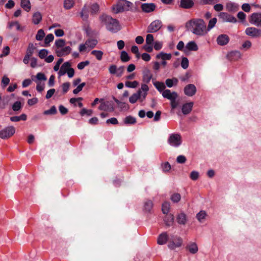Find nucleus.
Listing matches in <instances>:
<instances>
[{"label":"nucleus","mask_w":261,"mask_h":261,"mask_svg":"<svg viewBox=\"0 0 261 261\" xmlns=\"http://www.w3.org/2000/svg\"><path fill=\"white\" fill-rule=\"evenodd\" d=\"M219 16L226 22L236 23L237 21V19L234 16L225 12L220 13Z\"/></svg>","instance_id":"nucleus-16"},{"label":"nucleus","mask_w":261,"mask_h":261,"mask_svg":"<svg viewBox=\"0 0 261 261\" xmlns=\"http://www.w3.org/2000/svg\"><path fill=\"white\" fill-rule=\"evenodd\" d=\"M74 4V0H64V8L67 10L70 9L73 7Z\"/></svg>","instance_id":"nucleus-37"},{"label":"nucleus","mask_w":261,"mask_h":261,"mask_svg":"<svg viewBox=\"0 0 261 261\" xmlns=\"http://www.w3.org/2000/svg\"><path fill=\"white\" fill-rule=\"evenodd\" d=\"M167 142L171 146L178 147L182 143L181 136L178 133L171 134L169 136Z\"/></svg>","instance_id":"nucleus-4"},{"label":"nucleus","mask_w":261,"mask_h":261,"mask_svg":"<svg viewBox=\"0 0 261 261\" xmlns=\"http://www.w3.org/2000/svg\"><path fill=\"white\" fill-rule=\"evenodd\" d=\"M10 83L9 78L6 75H4L2 80V84L4 88L6 87Z\"/></svg>","instance_id":"nucleus-58"},{"label":"nucleus","mask_w":261,"mask_h":261,"mask_svg":"<svg viewBox=\"0 0 261 261\" xmlns=\"http://www.w3.org/2000/svg\"><path fill=\"white\" fill-rule=\"evenodd\" d=\"M154 41V38L152 35L148 34L146 37V43L149 44L153 45Z\"/></svg>","instance_id":"nucleus-57"},{"label":"nucleus","mask_w":261,"mask_h":261,"mask_svg":"<svg viewBox=\"0 0 261 261\" xmlns=\"http://www.w3.org/2000/svg\"><path fill=\"white\" fill-rule=\"evenodd\" d=\"M181 198L180 195L179 193H174L171 196V200L174 203L178 202Z\"/></svg>","instance_id":"nucleus-50"},{"label":"nucleus","mask_w":261,"mask_h":261,"mask_svg":"<svg viewBox=\"0 0 261 261\" xmlns=\"http://www.w3.org/2000/svg\"><path fill=\"white\" fill-rule=\"evenodd\" d=\"M42 15L39 12L34 13L32 16V22L34 24H38L42 20Z\"/></svg>","instance_id":"nucleus-29"},{"label":"nucleus","mask_w":261,"mask_h":261,"mask_svg":"<svg viewBox=\"0 0 261 261\" xmlns=\"http://www.w3.org/2000/svg\"><path fill=\"white\" fill-rule=\"evenodd\" d=\"M99 19L107 30L111 33H116L121 30L119 21L109 15L103 14L99 17Z\"/></svg>","instance_id":"nucleus-2"},{"label":"nucleus","mask_w":261,"mask_h":261,"mask_svg":"<svg viewBox=\"0 0 261 261\" xmlns=\"http://www.w3.org/2000/svg\"><path fill=\"white\" fill-rule=\"evenodd\" d=\"M186 161V158L183 155H179L176 158V162L179 164L185 163Z\"/></svg>","instance_id":"nucleus-63"},{"label":"nucleus","mask_w":261,"mask_h":261,"mask_svg":"<svg viewBox=\"0 0 261 261\" xmlns=\"http://www.w3.org/2000/svg\"><path fill=\"white\" fill-rule=\"evenodd\" d=\"M141 90H139L136 93L133 94L129 98V101L131 103H135L139 98H141Z\"/></svg>","instance_id":"nucleus-27"},{"label":"nucleus","mask_w":261,"mask_h":261,"mask_svg":"<svg viewBox=\"0 0 261 261\" xmlns=\"http://www.w3.org/2000/svg\"><path fill=\"white\" fill-rule=\"evenodd\" d=\"M196 92V88L193 84H190L187 85L184 88V93L185 95L188 96H193Z\"/></svg>","instance_id":"nucleus-12"},{"label":"nucleus","mask_w":261,"mask_h":261,"mask_svg":"<svg viewBox=\"0 0 261 261\" xmlns=\"http://www.w3.org/2000/svg\"><path fill=\"white\" fill-rule=\"evenodd\" d=\"M198 49V47L196 43L194 41H191L186 45L184 51L186 53L187 51H196Z\"/></svg>","instance_id":"nucleus-22"},{"label":"nucleus","mask_w":261,"mask_h":261,"mask_svg":"<svg viewBox=\"0 0 261 261\" xmlns=\"http://www.w3.org/2000/svg\"><path fill=\"white\" fill-rule=\"evenodd\" d=\"M229 41V38L228 35L226 34H221L219 35L217 38V43L221 46L227 44Z\"/></svg>","instance_id":"nucleus-18"},{"label":"nucleus","mask_w":261,"mask_h":261,"mask_svg":"<svg viewBox=\"0 0 261 261\" xmlns=\"http://www.w3.org/2000/svg\"><path fill=\"white\" fill-rule=\"evenodd\" d=\"M70 83L69 82L64 83L62 85V88L64 94L66 93L69 90Z\"/></svg>","instance_id":"nucleus-61"},{"label":"nucleus","mask_w":261,"mask_h":261,"mask_svg":"<svg viewBox=\"0 0 261 261\" xmlns=\"http://www.w3.org/2000/svg\"><path fill=\"white\" fill-rule=\"evenodd\" d=\"M136 122V118L131 116H126L124 119V123L126 124H133Z\"/></svg>","instance_id":"nucleus-40"},{"label":"nucleus","mask_w":261,"mask_h":261,"mask_svg":"<svg viewBox=\"0 0 261 261\" xmlns=\"http://www.w3.org/2000/svg\"><path fill=\"white\" fill-rule=\"evenodd\" d=\"M15 133V128L13 126H8L0 131V138L6 139L10 138Z\"/></svg>","instance_id":"nucleus-6"},{"label":"nucleus","mask_w":261,"mask_h":261,"mask_svg":"<svg viewBox=\"0 0 261 261\" xmlns=\"http://www.w3.org/2000/svg\"><path fill=\"white\" fill-rule=\"evenodd\" d=\"M98 109L100 111H113L114 110V107L112 103L106 101L101 102L98 107Z\"/></svg>","instance_id":"nucleus-13"},{"label":"nucleus","mask_w":261,"mask_h":261,"mask_svg":"<svg viewBox=\"0 0 261 261\" xmlns=\"http://www.w3.org/2000/svg\"><path fill=\"white\" fill-rule=\"evenodd\" d=\"M186 249L192 254L197 253L198 251V247L196 243L193 242L188 243L186 247Z\"/></svg>","instance_id":"nucleus-15"},{"label":"nucleus","mask_w":261,"mask_h":261,"mask_svg":"<svg viewBox=\"0 0 261 261\" xmlns=\"http://www.w3.org/2000/svg\"><path fill=\"white\" fill-rule=\"evenodd\" d=\"M133 4L126 0H120L117 4L113 7V10L115 13H119L130 10Z\"/></svg>","instance_id":"nucleus-3"},{"label":"nucleus","mask_w":261,"mask_h":261,"mask_svg":"<svg viewBox=\"0 0 261 261\" xmlns=\"http://www.w3.org/2000/svg\"><path fill=\"white\" fill-rule=\"evenodd\" d=\"M35 49V47L34 46V44L32 43H30L29 44L28 47L27 49L26 54L27 55H29V56H32L33 54L34 50Z\"/></svg>","instance_id":"nucleus-46"},{"label":"nucleus","mask_w":261,"mask_h":261,"mask_svg":"<svg viewBox=\"0 0 261 261\" xmlns=\"http://www.w3.org/2000/svg\"><path fill=\"white\" fill-rule=\"evenodd\" d=\"M162 94L164 98L170 100V101L176 99L178 97V94L176 92H171L169 89H166Z\"/></svg>","instance_id":"nucleus-11"},{"label":"nucleus","mask_w":261,"mask_h":261,"mask_svg":"<svg viewBox=\"0 0 261 261\" xmlns=\"http://www.w3.org/2000/svg\"><path fill=\"white\" fill-rule=\"evenodd\" d=\"M90 62L89 61H85L83 62H80L77 64V68L79 70L83 69L86 66L89 64Z\"/></svg>","instance_id":"nucleus-56"},{"label":"nucleus","mask_w":261,"mask_h":261,"mask_svg":"<svg viewBox=\"0 0 261 261\" xmlns=\"http://www.w3.org/2000/svg\"><path fill=\"white\" fill-rule=\"evenodd\" d=\"M99 6L97 4H93L90 7L91 14H95L99 11Z\"/></svg>","instance_id":"nucleus-52"},{"label":"nucleus","mask_w":261,"mask_h":261,"mask_svg":"<svg viewBox=\"0 0 261 261\" xmlns=\"http://www.w3.org/2000/svg\"><path fill=\"white\" fill-rule=\"evenodd\" d=\"M217 21V19L216 17L211 19L209 22L207 27L206 26V30L207 33L211 30L215 26Z\"/></svg>","instance_id":"nucleus-36"},{"label":"nucleus","mask_w":261,"mask_h":261,"mask_svg":"<svg viewBox=\"0 0 261 261\" xmlns=\"http://www.w3.org/2000/svg\"><path fill=\"white\" fill-rule=\"evenodd\" d=\"M21 7L27 12H29L31 9L30 0H21Z\"/></svg>","instance_id":"nucleus-30"},{"label":"nucleus","mask_w":261,"mask_h":261,"mask_svg":"<svg viewBox=\"0 0 261 261\" xmlns=\"http://www.w3.org/2000/svg\"><path fill=\"white\" fill-rule=\"evenodd\" d=\"M169 239L167 232H163L158 237V243L161 245L165 244L167 241L169 242Z\"/></svg>","instance_id":"nucleus-23"},{"label":"nucleus","mask_w":261,"mask_h":261,"mask_svg":"<svg viewBox=\"0 0 261 261\" xmlns=\"http://www.w3.org/2000/svg\"><path fill=\"white\" fill-rule=\"evenodd\" d=\"M48 54V50L45 49H41L39 53L38 56L41 59H44Z\"/></svg>","instance_id":"nucleus-59"},{"label":"nucleus","mask_w":261,"mask_h":261,"mask_svg":"<svg viewBox=\"0 0 261 261\" xmlns=\"http://www.w3.org/2000/svg\"><path fill=\"white\" fill-rule=\"evenodd\" d=\"M206 216V213L204 211H200L196 215V218L200 222H202Z\"/></svg>","instance_id":"nucleus-44"},{"label":"nucleus","mask_w":261,"mask_h":261,"mask_svg":"<svg viewBox=\"0 0 261 261\" xmlns=\"http://www.w3.org/2000/svg\"><path fill=\"white\" fill-rule=\"evenodd\" d=\"M245 33L246 35L253 38H256L261 36V29L255 27L247 28Z\"/></svg>","instance_id":"nucleus-7"},{"label":"nucleus","mask_w":261,"mask_h":261,"mask_svg":"<svg viewBox=\"0 0 261 261\" xmlns=\"http://www.w3.org/2000/svg\"><path fill=\"white\" fill-rule=\"evenodd\" d=\"M164 218V222L166 226H171L173 225L174 222V217L173 214H166Z\"/></svg>","instance_id":"nucleus-25"},{"label":"nucleus","mask_w":261,"mask_h":261,"mask_svg":"<svg viewBox=\"0 0 261 261\" xmlns=\"http://www.w3.org/2000/svg\"><path fill=\"white\" fill-rule=\"evenodd\" d=\"M241 57V54L239 51L233 50L228 53L227 58L230 61H237Z\"/></svg>","instance_id":"nucleus-17"},{"label":"nucleus","mask_w":261,"mask_h":261,"mask_svg":"<svg viewBox=\"0 0 261 261\" xmlns=\"http://www.w3.org/2000/svg\"><path fill=\"white\" fill-rule=\"evenodd\" d=\"M170 209V204L169 202H164L162 204V210L164 214H168Z\"/></svg>","instance_id":"nucleus-42"},{"label":"nucleus","mask_w":261,"mask_h":261,"mask_svg":"<svg viewBox=\"0 0 261 261\" xmlns=\"http://www.w3.org/2000/svg\"><path fill=\"white\" fill-rule=\"evenodd\" d=\"M162 23L160 20H155L152 21L148 27L147 33H155L158 32L162 27Z\"/></svg>","instance_id":"nucleus-8"},{"label":"nucleus","mask_w":261,"mask_h":261,"mask_svg":"<svg viewBox=\"0 0 261 261\" xmlns=\"http://www.w3.org/2000/svg\"><path fill=\"white\" fill-rule=\"evenodd\" d=\"M161 168L164 172H169L171 169V167L169 162H166L162 163L161 164Z\"/></svg>","instance_id":"nucleus-43"},{"label":"nucleus","mask_w":261,"mask_h":261,"mask_svg":"<svg viewBox=\"0 0 261 261\" xmlns=\"http://www.w3.org/2000/svg\"><path fill=\"white\" fill-rule=\"evenodd\" d=\"M91 54L94 56L95 58L99 61L101 60L103 55V53L101 50H93Z\"/></svg>","instance_id":"nucleus-41"},{"label":"nucleus","mask_w":261,"mask_h":261,"mask_svg":"<svg viewBox=\"0 0 261 261\" xmlns=\"http://www.w3.org/2000/svg\"><path fill=\"white\" fill-rule=\"evenodd\" d=\"M194 3L192 0H180V6L185 9H189L193 7Z\"/></svg>","instance_id":"nucleus-26"},{"label":"nucleus","mask_w":261,"mask_h":261,"mask_svg":"<svg viewBox=\"0 0 261 261\" xmlns=\"http://www.w3.org/2000/svg\"><path fill=\"white\" fill-rule=\"evenodd\" d=\"M120 58L121 61L123 62H128L130 60L127 53L124 50L121 52Z\"/></svg>","instance_id":"nucleus-49"},{"label":"nucleus","mask_w":261,"mask_h":261,"mask_svg":"<svg viewBox=\"0 0 261 261\" xmlns=\"http://www.w3.org/2000/svg\"><path fill=\"white\" fill-rule=\"evenodd\" d=\"M13 27H15L17 30H20L21 29L20 25L18 21H12L9 23V28L10 29L12 28Z\"/></svg>","instance_id":"nucleus-60"},{"label":"nucleus","mask_w":261,"mask_h":261,"mask_svg":"<svg viewBox=\"0 0 261 261\" xmlns=\"http://www.w3.org/2000/svg\"><path fill=\"white\" fill-rule=\"evenodd\" d=\"M138 85V82L136 81L133 82L127 81L125 82V86L128 88H135Z\"/></svg>","instance_id":"nucleus-51"},{"label":"nucleus","mask_w":261,"mask_h":261,"mask_svg":"<svg viewBox=\"0 0 261 261\" xmlns=\"http://www.w3.org/2000/svg\"><path fill=\"white\" fill-rule=\"evenodd\" d=\"M93 113L92 110H87L85 108H83L81 110L80 112V114L81 116H84L85 115H87L88 116H91Z\"/></svg>","instance_id":"nucleus-55"},{"label":"nucleus","mask_w":261,"mask_h":261,"mask_svg":"<svg viewBox=\"0 0 261 261\" xmlns=\"http://www.w3.org/2000/svg\"><path fill=\"white\" fill-rule=\"evenodd\" d=\"M181 66L184 69H187L189 66V60L187 58L183 57L181 60Z\"/></svg>","instance_id":"nucleus-53"},{"label":"nucleus","mask_w":261,"mask_h":261,"mask_svg":"<svg viewBox=\"0 0 261 261\" xmlns=\"http://www.w3.org/2000/svg\"><path fill=\"white\" fill-rule=\"evenodd\" d=\"M65 43L66 42L65 40L59 39L56 40L55 45L57 48V49H60L65 46Z\"/></svg>","instance_id":"nucleus-39"},{"label":"nucleus","mask_w":261,"mask_h":261,"mask_svg":"<svg viewBox=\"0 0 261 261\" xmlns=\"http://www.w3.org/2000/svg\"><path fill=\"white\" fill-rule=\"evenodd\" d=\"M226 7L227 10L230 12L236 11L239 9L238 4L234 3H232V2L228 3L226 4Z\"/></svg>","instance_id":"nucleus-31"},{"label":"nucleus","mask_w":261,"mask_h":261,"mask_svg":"<svg viewBox=\"0 0 261 261\" xmlns=\"http://www.w3.org/2000/svg\"><path fill=\"white\" fill-rule=\"evenodd\" d=\"M177 222L180 225H185L187 221L186 215L184 212H180L176 217Z\"/></svg>","instance_id":"nucleus-24"},{"label":"nucleus","mask_w":261,"mask_h":261,"mask_svg":"<svg viewBox=\"0 0 261 261\" xmlns=\"http://www.w3.org/2000/svg\"><path fill=\"white\" fill-rule=\"evenodd\" d=\"M187 29L198 36H204L207 34L206 24L202 19H193L186 24Z\"/></svg>","instance_id":"nucleus-1"},{"label":"nucleus","mask_w":261,"mask_h":261,"mask_svg":"<svg viewBox=\"0 0 261 261\" xmlns=\"http://www.w3.org/2000/svg\"><path fill=\"white\" fill-rule=\"evenodd\" d=\"M178 80L176 77L172 79H167L165 81V84L168 88H171L174 86L177 85Z\"/></svg>","instance_id":"nucleus-28"},{"label":"nucleus","mask_w":261,"mask_h":261,"mask_svg":"<svg viewBox=\"0 0 261 261\" xmlns=\"http://www.w3.org/2000/svg\"><path fill=\"white\" fill-rule=\"evenodd\" d=\"M249 22L257 27H261V13H253L249 18Z\"/></svg>","instance_id":"nucleus-9"},{"label":"nucleus","mask_w":261,"mask_h":261,"mask_svg":"<svg viewBox=\"0 0 261 261\" xmlns=\"http://www.w3.org/2000/svg\"><path fill=\"white\" fill-rule=\"evenodd\" d=\"M54 36L52 34H49L45 37L44 44L45 46L49 45V43L54 40Z\"/></svg>","instance_id":"nucleus-47"},{"label":"nucleus","mask_w":261,"mask_h":261,"mask_svg":"<svg viewBox=\"0 0 261 261\" xmlns=\"http://www.w3.org/2000/svg\"><path fill=\"white\" fill-rule=\"evenodd\" d=\"M86 45L87 47L91 49L93 48L98 43V41L95 39H88L86 41Z\"/></svg>","instance_id":"nucleus-35"},{"label":"nucleus","mask_w":261,"mask_h":261,"mask_svg":"<svg viewBox=\"0 0 261 261\" xmlns=\"http://www.w3.org/2000/svg\"><path fill=\"white\" fill-rule=\"evenodd\" d=\"M153 206V203L150 200H147L144 204V210L146 212H149Z\"/></svg>","instance_id":"nucleus-38"},{"label":"nucleus","mask_w":261,"mask_h":261,"mask_svg":"<svg viewBox=\"0 0 261 261\" xmlns=\"http://www.w3.org/2000/svg\"><path fill=\"white\" fill-rule=\"evenodd\" d=\"M156 6L153 3H144L141 5L142 11L145 13H150L153 11Z\"/></svg>","instance_id":"nucleus-14"},{"label":"nucleus","mask_w":261,"mask_h":261,"mask_svg":"<svg viewBox=\"0 0 261 261\" xmlns=\"http://www.w3.org/2000/svg\"><path fill=\"white\" fill-rule=\"evenodd\" d=\"M57 111L55 106H52L50 109L45 110L43 112V114L45 115H52L57 113Z\"/></svg>","instance_id":"nucleus-45"},{"label":"nucleus","mask_w":261,"mask_h":261,"mask_svg":"<svg viewBox=\"0 0 261 261\" xmlns=\"http://www.w3.org/2000/svg\"><path fill=\"white\" fill-rule=\"evenodd\" d=\"M45 36V33L42 29L38 31L35 38L37 41H41Z\"/></svg>","instance_id":"nucleus-48"},{"label":"nucleus","mask_w":261,"mask_h":261,"mask_svg":"<svg viewBox=\"0 0 261 261\" xmlns=\"http://www.w3.org/2000/svg\"><path fill=\"white\" fill-rule=\"evenodd\" d=\"M152 77V74L148 69L143 71V81L146 84L149 83Z\"/></svg>","instance_id":"nucleus-21"},{"label":"nucleus","mask_w":261,"mask_h":261,"mask_svg":"<svg viewBox=\"0 0 261 261\" xmlns=\"http://www.w3.org/2000/svg\"><path fill=\"white\" fill-rule=\"evenodd\" d=\"M44 89V84L40 82L37 83L36 90L39 92H42Z\"/></svg>","instance_id":"nucleus-64"},{"label":"nucleus","mask_w":261,"mask_h":261,"mask_svg":"<svg viewBox=\"0 0 261 261\" xmlns=\"http://www.w3.org/2000/svg\"><path fill=\"white\" fill-rule=\"evenodd\" d=\"M182 244V239L177 236L172 235L169 239L168 247L169 249L174 250L176 248L180 247Z\"/></svg>","instance_id":"nucleus-5"},{"label":"nucleus","mask_w":261,"mask_h":261,"mask_svg":"<svg viewBox=\"0 0 261 261\" xmlns=\"http://www.w3.org/2000/svg\"><path fill=\"white\" fill-rule=\"evenodd\" d=\"M71 66L69 62H66L63 64L61 67V69L59 72V74L61 76L64 75L66 73V69L70 67Z\"/></svg>","instance_id":"nucleus-34"},{"label":"nucleus","mask_w":261,"mask_h":261,"mask_svg":"<svg viewBox=\"0 0 261 261\" xmlns=\"http://www.w3.org/2000/svg\"><path fill=\"white\" fill-rule=\"evenodd\" d=\"M89 7L85 5L82 9L80 15L84 20H87L88 18Z\"/></svg>","instance_id":"nucleus-32"},{"label":"nucleus","mask_w":261,"mask_h":261,"mask_svg":"<svg viewBox=\"0 0 261 261\" xmlns=\"http://www.w3.org/2000/svg\"><path fill=\"white\" fill-rule=\"evenodd\" d=\"M71 51V48L70 46L63 47L60 49H56V52L58 57L65 56L69 55Z\"/></svg>","instance_id":"nucleus-19"},{"label":"nucleus","mask_w":261,"mask_h":261,"mask_svg":"<svg viewBox=\"0 0 261 261\" xmlns=\"http://www.w3.org/2000/svg\"><path fill=\"white\" fill-rule=\"evenodd\" d=\"M193 106V102H189L184 104L181 108V111L183 114L188 115L192 111Z\"/></svg>","instance_id":"nucleus-20"},{"label":"nucleus","mask_w":261,"mask_h":261,"mask_svg":"<svg viewBox=\"0 0 261 261\" xmlns=\"http://www.w3.org/2000/svg\"><path fill=\"white\" fill-rule=\"evenodd\" d=\"M153 85L155 88L160 92L163 93L165 90L166 85L163 82H153Z\"/></svg>","instance_id":"nucleus-33"},{"label":"nucleus","mask_w":261,"mask_h":261,"mask_svg":"<svg viewBox=\"0 0 261 261\" xmlns=\"http://www.w3.org/2000/svg\"><path fill=\"white\" fill-rule=\"evenodd\" d=\"M21 107L22 106L21 102L19 101H17L13 105L12 109L14 111H18L21 109Z\"/></svg>","instance_id":"nucleus-54"},{"label":"nucleus","mask_w":261,"mask_h":261,"mask_svg":"<svg viewBox=\"0 0 261 261\" xmlns=\"http://www.w3.org/2000/svg\"><path fill=\"white\" fill-rule=\"evenodd\" d=\"M190 177L193 180H196L199 177V173L196 171H193L191 172Z\"/></svg>","instance_id":"nucleus-62"},{"label":"nucleus","mask_w":261,"mask_h":261,"mask_svg":"<svg viewBox=\"0 0 261 261\" xmlns=\"http://www.w3.org/2000/svg\"><path fill=\"white\" fill-rule=\"evenodd\" d=\"M172 58V54L170 53H165L163 51L160 52L156 55V58L157 59H161L162 60L160 63V65H162L165 67L166 66L167 63V60H170Z\"/></svg>","instance_id":"nucleus-10"}]
</instances>
